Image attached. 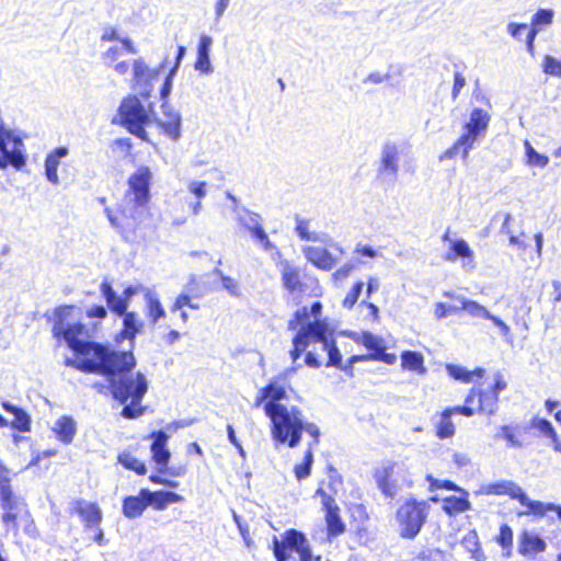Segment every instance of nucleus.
I'll list each match as a JSON object with an SVG mask.
<instances>
[{
  "instance_id": "nucleus-17",
  "label": "nucleus",
  "mask_w": 561,
  "mask_h": 561,
  "mask_svg": "<svg viewBox=\"0 0 561 561\" xmlns=\"http://www.w3.org/2000/svg\"><path fill=\"white\" fill-rule=\"evenodd\" d=\"M159 72L160 68H149L145 60L141 58L134 61V81L135 84L140 89L142 96H149L151 91V82L158 78Z\"/></svg>"
},
{
  "instance_id": "nucleus-26",
  "label": "nucleus",
  "mask_w": 561,
  "mask_h": 561,
  "mask_svg": "<svg viewBox=\"0 0 561 561\" xmlns=\"http://www.w3.org/2000/svg\"><path fill=\"white\" fill-rule=\"evenodd\" d=\"M278 267L282 275L283 286L291 294L300 290L301 280L299 267L287 260H282L278 263Z\"/></svg>"
},
{
  "instance_id": "nucleus-28",
  "label": "nucleus",
  "mask_w": 561,
  "mask_h": 561,
  "mask_svg": "<svg viewBox=\"0 0 561 561\" xmlns=\"http://www.w3.org/2000/svg\"><path fill=\"white\" fill-rule=\"evenodd\" d=\"M69 153L68 148L66 147H58L54 149L51 152H49L45 159V175L49 183L57 185L59 184V176H58V167L60 164V160L65 157H67Z\"/></svg>"
},
{
  "instance_id": "nucleus-53",
  "label": "nucleus",
  "mask_w": 561,
  "mask_h": 561,
  "mask_svg": "<svg viewBox=\"0 0 561 561\" xmlns=\"http://www.w3.org/2000/svg\"><path fill=\"white\" fill-rule=\"evenodd\" d=\"M542 69L547 75L561 77V61L557 60L552 56H545Z\"/></svg>"
},
{
  "instance_id": "nucleus-47",
  "label": "nucleus",
  "mask_w": 561,
  "mask_h": 561,
  "mask_svg": "<svg viewBox=\"0 0 561 561\" xmlns=\"http://www.w3.org/2000/svg\"><path fill=\"white\" fill-rule=\"evenodd\" d=\"M496 542L504 550L503 556L510 558L513 549V530L508 525L504 524L500 527V534L496 537Z\"/></svg>"
},
{
  "instance_id": "nucleus-35",
  "label": "nucleus",
  "mask_w": 561,
  "mask_h": 561,
  "mask_svg": "<svg viewBox=\"0 0 561 561\" xmlns=\"http://www.w3.org/2000/svg\"><path fill=\"white\" fill-rule=\"evenodd\" d=\"M401 367L417 375H425L427 371L424 365V356L415 351H404L401 353Z\"/></svg>"
},
{
  "instance_id": "nucleus-3",
  "label": "nucleus",
  "mask_w": 561,
  "mask_h": 561,
  "mask_svg": "<svg viewBox=\"0 0 561 561\" xmlns=\"http://www.w3.org/2000/svg\"><path fill=\"white\" fill-rule=\"evenodd\" d=\"M264 411L272 422L273 438L289 447H296L301 439L304 415L297 407L279 402H266Z\"/></svg>"
},
{
  "instance_id": "nucleus-50",
  "label": "nucleus",
  "mask_w": 561,
  "mask_h": 561,
  "mask_svg": "<svg viewBox=\"0 0 561 561\" xmlns=\"http://www.w3.org/2000/svg\"><path fill=\"white\" fill-rule=\"evenodd\" d=\"M525 149H526V156H527V162L530 165H536L543 168L549 163V158L547 156L538 153L529 141H525Z\"/></svg>"
},
{
  "instance_id": "nucleus-61",
  "label": "nucleus",
  "mask_w": 561,
  "mask_h": 561,
  "mask_svg": "<svg viewBox=\"0 0 561 561\" xmlns=\"http://www.w3.org/2000/svg\"><path fill=\"white\" fill-rule=\"evenodd\" d=\"M365 358L371 359V360H380L388 365H392L397 360L396 354L386 353V347L382 348V351H380L379 353H370V354L366 355Z\"/></svg>"
},
{
  "instance_id": "nucleus-33",
  "label": "nucleus",
  "mask_w": 561,
  "mask_h": 561,
  "mask_svg": "<svg viewBox=\"0 0 561 561\" xmlns=\"http://www.w3.org/2000/svg\"><path fill=\"white\" fill-rule=\"evenodd\" d=\"M457 491L461 493V496H448L443 500V511L450 516L467 512L471 508L468 492L461 488Z\"/></svg>"
},
{
  "instance_id": "nucleus-27",
  "label": "nucleus",
  "mask_w": 561,
  "mask_h": 561,
  "mask_svg": "<svg viewBox=\"0 0 561 561\" xmlns=\"http://www.w3.org/2000/svg\"><path fill=\"white\" fill-rule=\"evenodd\" d=\"M213 45V38L208 35H202L197 46V58L195 61V70L203 75H209L214 71L210 62V47Z\"/></svg>"
},
{
  "instance_id": "nucleus-19",
  "label": "nucleus",
  "mask_w": 561,
  "mask_h": 561,
  "mask_svg": "<svg viewBox=\"0 0 561 561\" xmlns=\"http://www.w3.org/2000/svg\"><path fill=\"white\" fill-rule=\"evenodd\" d=\"M164 117H171V121H162L153 116L152 121L157 123L171 139L178 140L181 137V115L174 111L167 102L161 105Z\"/></svg>"
},
{
  "instance_id": "nucleus-55",
  "label": "nucleus",
  "mask_w": 561,
  "mask_h": 561,
  "mask_svg": "<svg viewBox=\"0 0 561 561\" xmlns=\"http://www.w3.org/2000/svg\"><path fill=\"white\" fill-rule=\"evenodd\" d=\"M14 419L11 421V426L21 432H26L30 430V416L20 409L16 413L13 414Z\"/></svg>"
},
{
  "instance_id": "nucleus-12",
  "label": "nucleus",
  "mask_w": 561,
  "mask_h": 561,
  "mask_svg": "<svg viewBox=\"0 0 561 561\" xmlns=\"http://www.w3.org/2000/svg\"><path fill=\"white\" fill-rule=\"evenodd\" d=\"M226 196L230 202H234V207H231V213L240 228L248 231L253 238L264 229L263 218L259 213L240 205L239 198L232 193L226 192Z\"/></svg>"
},
{
  "instance_id": "nucleus-24",
  "label": "nucleus",
  "mask_w": 561,
  "mask_h": 561,
  "mask_svg": "<svg viewBox=\"0 0 561 561\" xmlns=\"http://www.w3.org/2000/svg\"><path fill=\"white\" fill-rule=\"evenodd\" d=\"M480 136L473 134L472 131L466 130L458 140L454 144L453 147L447 149L442 156L440 159H453L458 153H461L463 160L468 159L470 149L473 148L476 141Z\"/></svg>"
},
{
  "instance_id": "nucleus-62",
  "label": "nucleus",
  "mask_w": 561,
  "mask_h": 561,
  "mask_svg": "<svg viewBox=\"0 0 561 561\" xmlns=\"http://www.w3.org/2000/svg\"><path fill=\"white\" fill-rule=\"evenodd\" d=\"M222 287L233 297L241 295L239 284L236 279L230 276H222Z\"/></svg>"
},
{
  "instance_id": "nucleus-20",
  "label": "nucleus",
  "mask_w": 561,
  "mask_h": 561,
  "mask_svg": "<svg viewBox=\"0 0 561 561\" xmlns=\"http://www.w3.org/2000/svg\"><path fill=\"white\" fill-rule=\"evenodd\" d=\"M546 548V541L534 531L524 530L518 536V552L524 557L543 552Z\"/></svg>"
},
{
  "instance_id": "nucleus-58",
  "label": "nucleus",
  "mask_w": 561,
  "mask_h": 561,
  "mask_svg": "<svg viewBox=\"0 0 561 561\" xmlns=\"http://www.w3.org/2000/svg\"><path fill=\"white\" fill-rule=\"evenodd\" d=\"M342 485V479L340 474L334 470L330 469L329 473V481L327 483L328 490L324 489V491L328 494L333 495V499L335 500V495L337 494L339 488Z\"/></svg>"
},
{
  "instance_id": "nucleus-36",
  "label": "nucleus",
  "mask_w": 561,
  "mask_h": 561,
  "mask_svg": "<svg viewBox=\"0 0 561 561\" xmlns=\"http://www.w3.org/2000/svg\"><path fill=\"white\" fill-rule=\"evenodd\" d=\"M121 317H123L122 335L123 337L130 340L133 345L136 335L140 333L144 328V321L136 312L133 311H127Z\"/></svg>"
},
{
  "instance_id": "nucleus-60",
  "label": "nucleus",
  "mask_w": 561,
  "mask_h": 561,
  "mask_svg": "<svg viewBox=\"0 0 561 561\" xmlns=\"http://www.w3.org/2000/svg\"><path fill=\"white\" fill-rule=\"evenodd\" d=\"M510 481H500L496 483H490L486 485H483L481 489V493L483 494H496V495H505L507 491V485Z\"/></svg>"
},
{
  "instance_id": "nucleus-49",
  "label": "nucleus",
  "mask_w": 561,
  "mask_h": 561,
  "mask_svg": "<svg viewBox=\"0 0 561 561\" xmlns=\"http://www.w3.org/2000/svg\"><path fill=\"white\" fill-rule=\"evenodd\" d=\"M313 462V453L311 450V445L309 446L308 450L305 454L304 461L299 465L295 466V476L298 480L306 479L310 476L311 467Z\"/></svg>"
},
{
  "instance_id": "nucleus-11",
  "label": "nucleus",
  "mask_w": 561,
  "mask_h": 561,
  "mask_svg": "<svg viewBox=\"0 0 561 561\" xmlns=\"http://www.w3.org/2000/svg\"><path fill=\"white\" fill-rule=\"evenodd\" d=\"M71 307L65 306L56 310V317L58 319L53 325V334L56 337H61L76 354L88 341L82 339L85 332L84 324L80 322L72 324L65 323L62 317L68 313Z\"/></svg>"
},
{
  "instance_id": "nucleus-4",
  "label": "nucleus",
  "mask_w": 561,
  "mask_h": 561,
  "mask_svg": "<svg viewBox=\"0 0 561 561\" xmlns=\"http://www.w3.org/2000/svg\"><path fill=\"white\" fill-rule=\"evenodd\" d=\"M148 202L133 198L130 195H124L119 205L122 218L119 219L114 216L110 208H105V214L112 227L127 239L128 234L134 233L146 219Z\"/></svg>"
},
{
  "instance_id": "nucleus-2",
  "label": "nucleus",
  "mask_w": 561,
  "mask_h": 561,
  "mask_svg": "<svg viewBox=\"0 0 561 561\" xmlns=\"http://www.w3.org/2000/svg\"><path fill=\"white\" fill-rule=\"evenodd\" d=\"M107 380L112 397L123 405V417L134 420L145 414L146 407L141 401L148 391L149 382L142 373H117Z\"/></svg>"
},
{
  "instance_id": "nucleus-59",
  "label": "nucleus",
  "mask_w": 561,
  "mask_h": 561,
  "mask_svg": "<svg viewBox=\"0 0 561 561\" xmlns=\"http://www.w3.org/2000/svg\"><path fill=\"white\" fill-rule=\"evenodd\" d=\"M461 310V305H445L444 302H437L435 305L434 314L437 319H444L449 313H458Z\"/></svg>"
},
{
  "instance_id": "nucleus-6",
  "label": "nucleus",
  "mask_w": 561,
  "mask_h": 561,
  "mask_svg": "<svg viewBox=\"0 0 561 561\" xmlns=\"http://www.w3.org/2000/svg\"><path fill=\"white\" fill-rule=\"evenodd\" d=\"M121 124L141 140H147L145 126L152 122L151 115L135 95L125 98L118 108Z\"/></svg>"
},
{
  "instance_id": "nucleus-46",
  "label": "nucleus",
  "mask_w": 561,
  "mask_h": 561,
  "mask_svg": "<svg viewBox=\"0 0 561 561\" xmlns=\"http://www.w3.org/2000/svg\"><path fill=\"white\" fill-rule=\"evenodd\" d=\"M479 412L492 415L497 409L499 396L496 392L491 390H479Z\"/></svg>"
},
{
  "instance_id": "nucleus-51",
  "label": "nucleus",
  "mask_w": 561,
  "mask_h": 561,
  "mask_svg": "<svg viewBox=\"0 0 561 561\" xmlns=\"http://www.w3.org/2000/svg\"><path fill=\"white\" fill-rule=\"evenodd\" d=\"M278 380L279 379L277 378L273 379L266 387H264L270 398L268 402H278L286 397V390L278 383Z\"/></svg>"
},
{
  "instance_id": "nucleus-13",
  "label": "nucleus",
  "mask_w": 561,
  "mask_h": 561,
  "mask_svg": "<svg viewBox=\"0 0 561 561\" xmlns=\"http://www.w3.org/2000/svg\"><path fill=\"white\" fill-rule=\"evenodd\" d=\"M322 321L308 322L301 325L293 339L294 348L289 352L294 363L301 356L311 342L316 343V337L323 336Z\"/></svg>"
},
{
  "instance_id": "nucleus-54",
  "label": "nucleus",
  "mask_w": 561,
  "mask_h": 561,
  "mask_svg": "<svg viewBox=\"0 0 561 561\" xmlns=\"http://www.w3.org/2000/svg\"><path fill=\"white\" fill-rule=\"evenodd\" d=\"M363 287H364L363 282L355 283L354 286L352 287V289L347 293L346 297L344 298L343 307H345L347 309L353 308L363 291Z\"/></svg>"
},
{
  "instance_id": "nucleus-52",
  "label": "nucleus",
  "mask_w": 561,
  "mask_h": 561,
  "mask_svg": "<svg viewBox=\"0 0 561 561\" xmlns=\"http://www.w3.org/2000/svg\"><path fill=\"white\" fill-rule=\"evenodd\" d=\"M362 343L366 348L373 351V353H379L385 348L383 340L370 332L363 333Z\"/></svg>"
},
{
  "instance_id": "nucleus-25",
  "label": "nucleus",
  "mask_w": 561,
  "mask_h": 561,
  "mask_svg": "<svg viewBox=\"0 0 561 561\" xmlns=\"http://www.w3.org/2000/svg\"><path fill=\"white\" fill-rule=\"evenodd\" d=\"M445 260L454 262L458 257L465 259L462 266L468 270L474 268L473 251L470 249L467 241L457 239L450 241V250L445 254Z\"/></svg>"
},
{
  "instance_id": "nucleus-32",
  "label": "nucleus",
  "mask_w": 561,
  "mask_h": 561,
  "mask_svg": "<svg viewBox=\"0 0 561 561\" xmlns=\"http://www.w3.org/2000/svg\"><path fill=\"white\" fill-rule=\"evenodd\" d=\"M53 431L64 444H70L77 434V423L68 415L60 416L54 424Z\"/></svg>"
},
{
  "instance_id": "nucleus-29",
  "label": "nucleus",
  "mask_w": 561,
  "mask_h": 561,
  "mask_svg": "<svg viewBox=\"0 0 561 561\" xmlns=\"http://www.w3.org/2000/svg\"><path fill=\"white\" fill-rule=\"evenodd\" d=\"M304 253L310 263L323 271H330L335 265V259L327 249L320 247H307L304 250Z\"/></svg>"
},
{
  "instance_id": "nucleus-9",
  "label": "nucleus",
  "mask_w": 561,
  "mask_h": 561,
  "mask_svg": "<svg viewBox=\"0 0 561 561\" xmlns=\"http://www.w3.org/2000/svg\"><path fill=\"white\" fill-rule=\"evenodd\" d=\"M407 466L404 462H387L375 471V479L381 493L393 499L400 491V483L405 482L408 485L412 481L407 477Z\"/></svg>"
},
{
  "instance_id": "nucleus-22",
  "label": "nucleus",
  "mask_w": 561,
  "mask_h": 561,
  "mask_svg": "<svg viewBox=\"0 0 561 561\" xmlns=\"http://www.w3.org/2000/svg\"><path fill=\"white\" fill-rule=\"evenodd\" d=\"M147 506H152L157 511L164 510L169 504L183 501V496L172 491H150L142 489Z\"/></svg>"
},
{
  "instance_id": "nucleus-21",
  "label": "nucleus",
  "mask_w": 561,
  "mask_h": 561,
  "mask_svg": "<svg viewBox=\"0 0 561 561\" xmlns=\"http://www.w3.org/2000/svg\"><path fill=\"white\" fill-rule=\"evenodd\" d=\"M553 16L554 12L550 9H540L533 15L531 26L529 27L526 37L527 50L529 53L534 51V42L537 34L543 26H548L552 23Z\"/></svg>"
},
{
  "instance_id": "nucleus-23",
  "label": "nucleus",
  "mask_w": 561,
  "mask_h": 561,
  "mask_svg": "<svg viewBox=\"0 0 561 561\" xmlns=\"http://www.w3.org/2000/svg\"><path fill=\"white\" fill-rule=\"evenodd\" d=\"M323 336L316 337V343L321 344V348L328 353L329 360L327 366L341 367L342 356L339 348L335 345L333 339V332L329 329L325 321H322Z\"/></svg>"
},
{
  "instance_id": "nucleus-44",
  "label": "nucleus",
  "mask_w": 561,
  "mask_h": 561,
  "mask_svg": "<svg viewBox=\"0 0 561 561\" xmlns=\"http://www.w3.org/2000/svg\"><path fill=\"white\" fill-rule=\"evenodd\" d=\"M453 414V410L447 408L442 412L439 420L436 423V435L442 439L449 438L455 434V425L451 422Z\"/></svg>"
},
{
  "instance_id": "nucleus-8",
  "label": "nucleus",
  "mask_w": 561,
  "mask_h": 561,
  "mask_svg": "<svg viewBox=\"0 0 561 561\" xmlns=\"http://www.w3.org/2000/svg\"><path fill=\"white\" fill-rule=\"evenodd\" d=\"M273 550L277 561L289 560L291 553H297L299 561H311L312 559L307 538L304 534L295 529L286 531L282 541L275 537L273 540Z\"/></svg>"
},
{
  "instance_id": "nucleus-38",
  "label": "nucleus",
  "mask_w": 561,
  "mask_h": 561,
  "mask_svg": "<svg viewBox=\"0 0 561 561\" xmlns=\"http://www.w3.org/2000/svg\"><path fill=\"white\" fill-rule=\"evenodd\" d=\"M531 427L537 430L541 436L549 438L556 451L561 453V442L552 423L546 419L535 417L531 420Z\"/></svg>"
},
{
  "instance_id": "nucleus-34",
  "label": "nucleus",
  "mask_w": 561,
  "mask_h": 561,
  "mask_svg": "<svg viewBox=\"0 0 561 561\" xmlns=\"http://www.w3.org/2000/svg\"><path fill=\"white\" fill-rule=\"evenodd\" d=\"M505 495H510L512 499L517 500L520 505L527 507L528 512L526 514H534V512H539L542 507V502L530 500L524 490L513 481H510ZM520 515H525V513Z\"/></svg>"
},
{
  "instance_id": "nucleus-31",
  "label": "nucleus",
  "mask_w": 561,
  "mask_h": 561,
  "mask_svg": "<svg viewBox=\"0 0 561 561\" xmlns=\"http://www.w3.org/2000/svg\"><path fill=\"white\" fill-rule=\"evenodd\" d=\"M145 313L152 324L165 317V310L160 298L152 289H145Z\"/></svg>"
},
{
  "instance_id": "nucleus-48",
  "label": "nucleus",
  "mask_w": 561,
  "mask_h": 561,
  "mask_svg": "<svg viewBox=\"0 0 561 561\" xmlns=\"http://www.w3.org/2000/svg\"><path fill=\"white\" fill-rule=\"evenodd\" d=\"M118 462L126 469L133 470L138 474H145L147 471L146 465L128 451L118 455Z\"/></svg>"
},
{
  "instance_id": "nucleus-1",
  "label": "nucleus",
  "mask_w": 561,
  "mask_h": 561,
  "mask_svg": "<svg viewBox=\"0 0 561 561\" xmlns=\"http://www.w3.org/2000/svg\"><path fill=\"white\" fill-rule=\"evenodd\" d=\"M67 357L65 365L85 374L107 377L117 373L131 371L136 366L133 351H115L101 343L88 341L76 354Z\"/></svg>"
},
{
  "instance_id": "nucleus-42",
  "label": "nucleus",
  "mask_w": 561,
  "mask_h": 561,
  "mask_svg": "<svg viewBox=\"0 0 561 561\" xmlns=\"http://www.w3.org/2000/svg\"><path fill=\"white\" fill-rule=\"evenodd\" d=\"M518 425H502L495 434V439H504L508 447L522 448L524 443L518 437Z\"/></svg>"
},
{
  "instance_id": "nucleus-40",
  "label": "nucleus",
  "mask_w": 561,
  "mask_h": 561,
  "mask_svg": "<svg viewBox=\"0 0 561 561\" xmlns=\"http://www.w3.org/2000/svg\"><path fill=\"white\" fill-rule=\"evenodd\" d=\"M296 227L295 232L301 240L312 241V242H325L328 234L320 233L316 231H311L310 220L301 218L299 215L295 216Z\"/></svg>"
},
{
  "instance_id": "nucleus-10",
  "label": "nucleus",
  "mask_w": 561,
  "mask_h": 561,
  "mask_svg": "<svg viewBox=\"0 0 561 561\" xmlns=\"http://www.w3.org/2000/svg\"><path fill=\"white\" fill-rule=\"evenodd\" d=\"M403 145L394 141H386L380 151L379 164L377 168L378 178L387 184L393 185L399 173V162L403 156Z\"/></svg>"
},
{
  "instance_id": "nucleus-5",
  "label": "nucleus",
  "mask_w": 561,
  "mask_h": 561,
  "mask_svg": "<svg viewBox=\"0 0 561 561\" xmlns=\"http://www.w3.org/2000/svg\"><path fill=\"white\" fill-rule=\"evenodd\" d=\"M430 505L426 501L407 499L398 508L396 519L402 538H415L426 522Z\"/></svg>"
},
{
  "instance_id": "nucleus-37",
  "label": "nucleus",
  "mask_w": 561,
  "mask_h": 561,
  "mask_svg": "<svg viewBox=\"0 0 561 561\" xmlns=\"http://www.w3.org/2000/svg\"><path fill=\"white\" fill-rule=\"evenodd\" d=\"M490 119L491 116L488 112L482 108H473L469 122L465 124V130L480 136L486 130Z\"/></svg>"
},
{
  "instance_id": "nucleus-16",
  "label": "nucleus",
  "mask_w": 561,
  "mask_h": 561,
  "mask_svg": "<svg viewBox=\"0 0 561 561\" xmlns=\"http://www.w3.org/2000/svg\"><path fill=\"white\" fill-rule=\"evenodd\" d=\"M147 438L152 440L150 446L152 459L159 466V471L163 472L171 458V453L167 447L169 435L160 430L152 432Z\"/></svg>"
},
{
  "instance_id": "nucleus-56",
  "label": "nucleus",
  "mask_w": 561,
  "mask_h": 561,
  "mask_svg": "<svg viewBox=\"0 0 561 561\" xmlns=\"http://www.w3.org/2000/svg\"><path fill=\"white\" fill-rule=\"evenodd\" d=\"M426 480L430 482V491H434L437 489H446V490H460V486H458L456 483L449 480H438L434 478L432 474L426 476Z\"/></svg>"
},
{
  "instance_id": "nucleus-41",
  "label": "nucleus",
  "mask_w": 561,
  "mask_h": 561,
  "mask_svg": "<svg viewBox=\"0 0 561 561\" xmlns=\"http://www.w3.org/2000/svg\"><path fill=\"white\" fill-rule=\"evenodd\" d=\"M444 295L446 297L456 299L461 305V310L468 312L470 316L474 318L485 319L486 317H491V313L486 310V308L478 304L477 301L469 300L463 296L454 295L451 293H445Z\"/></svg>"
},
{
  "instance_id": "nucleus-18",
  "label": "nucleus",
  "mask_w": 561,
  "mask_h": 561,
  "mask_svg": "<svg viewBox=\"0 0 561 561\" xmlns=\"http://www.w3.org/2000/svg\"><path fill=\"white\" fill-rule=\"evenodd\" d=\"M73 508L81 517L87 530H91L94 527L100 526L103 519V514L98 504L84 500H77Z\"/></svg>"
},
{
  "instance_id": "nucleus-14",
  "label": "nucleus",
  "mask_w": 561,
  "mask_h": 561,
  "mask_svg": "<svg viewBox=\"0 0 561 561\" xmlns=\"http://www.w3.org/2000/svg\"><path fill=\"white\" fill-rule=\"evenodd\" d=\"M316 495L321 497V504L325 510V522L328 528V536L335 537L344 533L345 525L340 518L339 507L335 504L333 495L328 494L324 488L319 486L316 491Z\"/></svg>"
},
{
  "instance_id": "nucleus-57",
  "label": "nucleus",
  "mask_w": 561,
  "mask_h": 561,
  "mask_svg": "<svg viewBox=\"0 0 561 561\" xmlns=\"http://www.w3.org/2000/svg\"><path fill=\"white\" fill-rule=\"evenodd\" d=\"M208 184L205 181L192 180L187 183V190L197 199H203L207 194Z\"/></svg>"
},
{
  "instance_id": "nucleus-15",
  "label": "nucleus",
  "mask_w": 561,
  "mask_h": 561,
  "mask_svg": "<svg viewBox=\"0 0 561 561\" xmlns=\"http://www.w3.org/2000/svg\"><path fill=\"white\" fill-rule=\"evenodd\" d=\"M151 179L152 173L148 167L138 168L128 179V190L125 195H130L136 199L149 201Z\"/></svg>"
},
{
  "instance_id": "nucleus-43",
  "label": "nucleus",
  "mask_w": 561,
  "mask_h": 561,
  "mask_svg": "<svg viewBox=\"0 0 561 561\" xmlns=\"http://www.w3.org/2000/svg\"><path fill=\"white\" fill-rule=\"evenodd\" d=\"M0 506L3 512H20L24 501L10 486L0 492Z\"/></svg>"
},
{
  "instance_id": "nucleus-45",
  "label": "nucleus",
  "mask_w": 561,
  "mask_h": 561,
  "mask_svg": "<svg viewBox=\"0 0 561 561\" xmlns=\"http://www.w3.org/2000/svg\"><path fill=\"white\" fill-rule=\"evenodd\" d=\"M446 370L453 378L460 380L462 382H470L473 376L482 378L484 376L485 370L483 368H477L472 371L467 368L454 364H448L446 366Z\"/></svg>"
},
{
  "instance_id": "nucleus-30",
  "label": "nucleus",
  "mask_w": 561,
  "mask_h": 561,
  "mask_svg": "<svg viewBox=\"0 0 561 561\" xmlns=\"http://www.w3.org/2000/svg\"><path fill=\"white\" fill-rule=\"evenodd\" d=\"M100 289L104 299L106 300L108 308L113 312H115L117 316H122L127 312L129 307L127 300L122 296H118L107 280L102 282Z\"/></svg>"
},
{
  "instance_id": "nucleus-39",
  "label": "nucleus",
  "mask_w": 561,
  "mask_h": 561,
  "mask_svg": "<svg viewBox=\"0 0 561 561\" xmlns=\"http://www.w3.org/2000/svg\"><path fill=\"white\" fill-rule=\"evenodd\" d=\"M147 507V501L142 494V489L137 496H127L123 502V514L127 518H137L142 515Z\"/></svg>"
},
{
  "instance_id": "nucleus-64",
  "label": "nucleus",
  "mask_w": 561,
  "mask_h": 561,
  "mask_svg": "<svg viewBox=\"0 0 561 561\" xmlns=\"http://www.w3.org/2000/svg\"><path fill=\"white\" fill-rule=\"evenodd\" d=\"M11 470L0 460V492L11 486Z\"/></svg>"
},
{
  "instance_id": "nucleus-7",
  "label": "nucleus",
  "mask_w": 561,
  "mask_h": 561,
  "mask_svg": "<svg viewBox=\"0 0 561 561\" xmlns=\"http://www.w3.org/2000/svg\"><path fill=\"white\" fill-rule=\"evenodd\" d=\"M27 161L26 147L23 138L14 128L0 134V169L9 167L21 170Z\"/></svg>"
},
{
  "instance_id": "nucleus-63",
  "label": "nucleus",
  "mask_w": 561,
  "mask_h": 561,
  "mask_svg": "<svg viewBox=\"0 0 561 561\" xmlns=\"http://www.w3.org/2000/svg\"><path fill=\"white\" fill-rule=\"evenodd\" d=\"M529 27L526 23H508L507 25V32L516 39L520 41L522 35L527 32L528 33Z\"/></svg>"
}]
</instances>
